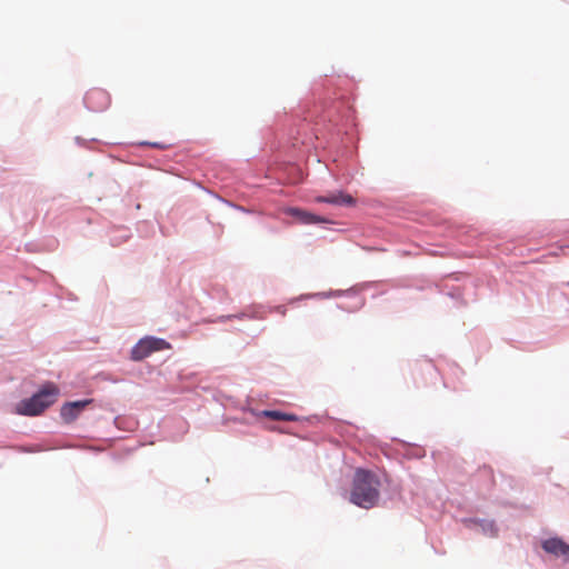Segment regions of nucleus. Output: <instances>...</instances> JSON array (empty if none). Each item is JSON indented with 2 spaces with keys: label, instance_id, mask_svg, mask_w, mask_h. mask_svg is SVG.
I'll return each mask as SVG.
<instances>
[{
  "label": "nucleus",
  "instance_id": "nucleus-1",
  "mask_svg": "<svg viewBox=\"0 0 569 569\" xmlns=\"http://www.w3.org/2000/svg\"><path fill=\"white\" fill-rule=\"evenodd\" d=\"M380 480L375 472L357 469L352 480L350 501L365 509L375 507L380 497Z\"/></svg>",
  "mask_w": 569,
  "mask_h": 569
},
{
  "label": "nucleus",
  "instance_id": "nucleus-2",
  "mask_svg": "<svg viewBox=\"0 0 569 569\" xmlns=\"http://www.w3.org/2000/svg\"><path fill=\"white\" fill-rule=\"evenodd\" d=\"M58 393L56 385L47 383L32 397L21 400L16 407V412L22 416H38L56 402Z\"/></svg>",
  "mask_w": 569,
  "mask_h": 569
},
{
  "label": "nucleus",
  "instance_id": "nucleus-3",
  "mask_svg": "<svg viewBox=\"0 0 569 569\" xmlns=\"http://www.w3.org/2000/svg\"><path fill=\"white\" fill-rule=\"evenodd\" d=\"M169 348L170 343L164 339L146 337L140 339L131 349V359L134 361H141L156 351H161Z\"/></svg>",
  "mask_w": 569,
  "mask_h": 569
},
{
  "label": "nucleus",
  "instance_id": "nucleus-4",
  "mask_svg": "<svg viewBox=\"0 0 569 569\" xmlns=\"http://www.w3.org/2000/svg\"><path fill=\"white\" fill-rule=\"evenodd\" d=\"M84 103L92 111H103L110 104L109 93L101 88H92L84 96Z\"/></svg>",
  "mask_w": 569,
  "mask_h": 569
},
{
  "label": "nucleus",
  "instance_id": "nucleus-5",
  "mask_svg": "<svg viewBox=\"0 0 569 569\" xmlns=\"http://www.w3.org/2000/svg\"><path fill=\"white\" fill-rule=\"evenodd\" d=\"M91 401L92 400H78L64 403L60 410L61 418L66 423L74 421Z\"/></svg>",
  "mask_w": 569,
  "mask_h": 569
},
{
  "label": "nucleus",
  "instance_id": "nucleus-6",
  "mask_svg": "<svg viewBox=\"0 0 569 569\" xmlns=\"http://www.w3.org/2000/svg\"><path fill=\"white\" fill-rule=\"evenodd\" d=\"M316 201L345 207H352L356 204L355 198L348 193H343L342 191L332 192L328 196H319L316 198Z\"/></svg>",
  "mask_w": 569,
  "mask_h": 569
},
{
  "label": "nucleus",
  "instance_id": "nucleus-7",
  "mask_svg": "<svg viewBox=\"0 0 569 569\" xmlns=\"http://www.w3.org/2000/svg\"><path fill=\"white\" fill-rule=\"evenodd\" d=\"M546 552L555 556H569V545L559 538H550L542 542Z\"/></svg>",
  "mask_w": 569,
  "mask_h": 569
},
{
  "label": "nucleus",
  "instance_id": "nucleus-8",
  "mask_svg": "<svg viewBox=\"0 0 569 569\" xmlns=\"http://www.w3.org/2000/svg\"><path fill=\"white\" fill-rule=\"evenodd\" d=\"M258 418H269L272 420H281V421H297L298 417L293 413H287L278 410H262L257 413Z\"/></svg>",
  "mask_w": 569,
  "mask_h": 569
},
{
  "label": "nucleus",
  "instance_id": "nucleus-9",
  "mask_svg": "<svg viewBox=\"0 0 569 569\" xmlns=\"http://www.w3.org/2000/svg\"><path fill=\"white\" fill-rule=\"evenodd\" d=\"M288 212L291 216L298 218L303 223H318V222L322 221V219L320 217H317L312 213H309L307 211H303V210H300L297 208H291L288 210Z\"/></svg>",
  "mask_w": 569,
  "mask_h": 569
}]
</instances>
